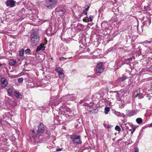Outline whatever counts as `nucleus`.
Returning <instances> with one entry per match:
<instances>
[{"label":"nucleus","instance_id":"nucleus-1","mask_svg":"<svg viewBox=\"0 0 152 152\" xmlns=\"http://www.w3.org/2000/svg\"><path fill=\"white\" fill-rule=\"evenodd\" d=\"M38 133L40 136L42 140L45 137V134L50 135V132L47 130V127L41 123L38 126Z\"/></svg>","mask_w":152,"mask_h":152},{"label":"nucleus","instance_id":"nucleus-2","mask_svg":"<svg viewBox=\"0 0 152 152\" xmlns=\"http://www.w3.org/2000/svg\"><path fill=\"white\" fill-rule=\"evenodd\" d=\"M31 42L33 45H36L39 43V37L37 32H34L31 34Z\"/></svg>","mask_w":152,"mask_h":152},{"label":"nucleus","instance_id":"nucleus-3","mask_svg":"<svg viewBox=\"0 0 152 152\" xmlns=\"http://www.w3.org/2000/svg\"><path fill=\"white\" fill-rule=\"evenodd\" d=\"M57 0H45V6L48 9H52L55 7Z\"/></svg>","mask_w":152,"mask_h":152},{"label":"nucleus","instance_id":"nucleus-4","mask_svg":"<svg viewBox=\"0 0 152 152\" xmlns=\"http://www.w3.org/2000/svg\"><path fill=\"white\" fill-rule=\"evenodd\" d=\"M70 138L72 140L74 144H81L82 143L80 136L79 135H70Z\"/></svg>","mask_w":152,"mask_h":152},{"label":"nucleus","instance_id":"nucleus-5","mask_svg":"<svg viewBox=\"0 0 152 152\" xmlns=\"http://www.w3.org/2000/svg\"><path fill=\"white\" fill-rule=\"evenodd\" d=\"M55 26L54 23H50L49 27L46 30V33L48 34H53L55 32Z\"/></svg>","mask_w":152,"mask_h":152},{"label":"nucleus","instance_id":"nucleus-6","mask_svg":"<svg viewBox=\"0 0 152 152\" xmlns=\"http://www.w3.org/2000/svg\"><path fill=\"white\" fill-rule=\"evenodd\" d=\"M103 71V68L102 63H98L96 68V73L99 75Z\"/></svg>","mask_w":152,"mask_h":152},{"label":"nucleus","instance_id":"nucleus-7","mask_svg":"<svg viewBox=\"0 0 152 152\" xmlns=\"http://www.w3.org/2000/svg\"><path fill=\"white\" fill-rule=\"evenodd\" d=\"M55 71L58 73L59 77L61 79H63L64 77V75L62 72L63 69L60 67H57L55 69Z\"/></svg>","mask_w":152,"mask_h":152},{"label":"nucleus","instance_id":"nucleus-8","mask_svg":"<svg viewBox=\"0 0 152 152\" xmlns=\"http://www.w3.org/2000/svg\"><path fill=\"white\" fill-rule=\"evenodd\" d=\"M56 15L58 16H63L65 14V11L59 7L57 8L56 9Z\"/></svg>","mask_w":152,"mask_h":152},{"label":"nucleus","instance_id":"nucleus-9","mask_svg":"<svg viewBox=\"0 0 152 152\" xmlns=\"http://www.w3.org/2000/svg\"><path fill=\"white\" fill-rule=\"evenodd\" d=\"M30 134L33 137H38L39 139L40 140H42L40 136L38 133L37 131H35L34 130L31 131L30 132Z\"/></svg>","mask_w":152,"mask_h":152},{"label":"nucleus","instance_id":"nucleus-10","mask_svg":"<svg viewBox=\"0 0 152 152\" xmlns=\"http://www.w3.org/2000/svg\"><path fill=\"white\" fill-rule=\"evenodd\" d=\"M15 2L12 0H7L6 2V4L7 6L12 7L15 6Z\"/></svg>","mask_w":152,"mask_h":152},{"label":"nucleus","instance_id":"nucleus-11","mask_svg":"<svg viewBox=\"0 0 152 152\" xmlns=\"http://www.w3.org/2000/svg\"><path fill=\"white\" fill-rule=\"evenodd\" d=\"M50 101L53 102V104L54 105V103L56 102L58 104L61 102V101L60 100V99H59V98L56 97H52L50 98Z\"/></svg>","mask_w":152,"mask_h":152},{"label":"nucleus","instance_id":"nucleus-12","mask_svg":"<svg viewBox=\"0 0 152 152\" xmlns=\"http://www.w3.org/2000/svg\"><path fill=\"white\" fill-rule=\"evenodd\" d=\"M138 112L137 110H128L126 111V113L128 116L130 117L136 115Z\"/></svg>","mask_w":152,"mask_h":152},{"label":"nucleus","instance_id":"nucleus-13","mask_svg":"<svg viewBox=\"0 0 152 152\" xmlns=\"http://www.w3.org/2000/svg\"><path fill=\"white\" fill-rule=\"evenodd\" d=\"M62 114L63 115H64L65 116L66 118L69 119L71 118L73 115V114L72 113V112L67 111L64 112V113H62Z\"/></svg>","mask_w":152,"mask_h":152},{"label":"nucleus","instance_id":"nucleus-14","mask_svg":"<svg viewBox=\"0 0 152 152\" xmlns=\"http://www.w3.org/2000/svg\"><path fill=\"white\" fill-rule=\"evenodd\" d=\"M33 11H34L33 10H30L29 11V17L30 18L31 20H33L34 19H35L37 18V14H36V12L34 13Z\"/></svg>","mask_w":152,"mask_h":152},{"label":"nucleus","instance_id":"nucleus-15","mask_svg":"<svg viewBox=\"0 0 152 152\" xmlns=\"http://www.w3.org/2000/svg\"><path fill=\"white\" fill-rule=\"evenodd\" d=\"M151 23V19L149 17H147L144 20L143 22L144 25H146L147 26L149 25Z\"/></svg>","mask_w":152,"mask_h":152},{"label":"nucleus","instance_id":"nucleus-16","mask_svg":"<svg viewBox=\"0 0 152 152\" xmlns=\"http://www.w3.org/2000/svg\"><path fill=\"white\" fill-rule=\"evenodd\" d=\"M2 86L5 88L7 85V81L4 78H2L1 80Z\"/></svg>","mask_w":152,"mask_h":152},{"label":"nucleus","instance_id":"nucleus-17","mask_svg":"<svg viewBox=\"0 0 152 152\" xmlns=\"http://www.w3.org/2000/svg\"><path fill=\"white\" fill-rule=\"evenodd\" d=\"M140 89H139L137 90V94H135V97H138L139 99L142 98V93L140 92Z\"/></svg>","mask_w":152,"mask_h":152},{"label":"nucleus","instance_id":"nucleus-18","mask_svg":"<svg viewBox=\"0 0 152 152\" xmlns=\"http://www.w3.org/2000/svg\"><path fill=\"white\" fill-rule=\"evenodd\" d=\"M15 97L18 99H21L22 98V96L21 93L19 91H15L14 92Z\"/></svg>","mask_w":152,"mask_h":152},{"label":"nucleus","instance_id":"nucleus-19","mask_svg":"<svg viewBox=\"0 0 152 152\" xmlns=\"http://www.w3.org/2000/svg\"><path fill=\"white\" fill-rule=\"evenodd\" d=\"M45 47L42 44L38 46L37 48L36 51H38L40 50H45Z\"/></svg>","mask_w":152,"mask_h":152},{"label":"nucleus","instance_id":"nucleus-20","mask_svg":"<svg viewBox=\"0 0 152 152\" xmlns=\"http://www.w3.org/2000/svg\"><path fill=\"white\" fill-rule=\"evenodd\" d=\"M114 92L116 93L115 96L117 101L120 102L121 100H122L121 99L120 97V95L118 93L117 91H115Z\"/></svg>","mask_w":152,"mask_h":152},{"label":"nucleus","instance_id":"nucleus-21","mask_svg":"<svg viewBox=\"0 0 152 152\" xmlns=\"http://www.w3.org/2000/svg\"><path fill=\"white\" fill-rule=\"evenodd\" d=\"M9 62L10 65L14 66L17 63V61L15 59H11L9 60Z\"/></svg>","mask_w":152,"mask_h":152},{"label":"nucleus","instance_id":"nucleus-22","mask_svg":"<svg viewBox=\"0 0 152 152\" xmlns=\"http://www.w3.org/2000/svg\"><path fill=\"white\" fill-rule=\"evenodd\" d=\"M127 77L126 76H122L121 77H120L117 80L118 82H123L124 81V80H125L127 79Z\"/></svg>","mask_w":152,"mask_h":152},{"label":"nucleus","instance_id":"nucleus-23","mask_svg":"<svg viewBox=\"0 0 152 152\" xmlns=\"http://www.w3.org/2000/svg\"><path fill=\"white\" fill-rule=\"evenodd\" d=\"M118 103L119 104V107L121 109L123 108L125 106L124 102L123 100H121Z\"/></svg>","mask_w":152,"mask_h":152},{"label":"nucleus","instance_id":"nucleus-24","mask_svg":"<svg viewBox=\"0 0 152 152\" xmlns=\"http://www.w3.org/2000/svg\"><path fill=\"white\" fill-rule=\"evenodd\" d=\"M136 121L138 124H140L142 123V120L141 118H138L136 119Z\"/></svg>","mask_w":152,"mask_h":152},{"label":"nucleus","instance_id":"nucleus-25","mask_svg":"<svg viewBox=\"0 0 152 152\" xmlns=\"http://www.w3.org/2000/svg\"><path fill=\"white\" fill-rule=\"evenodd\" d=\"M151 93H148L147 95V99L148 100H150L152 99V91H151Z\"/></svg>","mask_w":152,"mask_h":152},{"label":"nucleus","instance_id":"nucleus-26","mask_svg":"<svg viewBox=\"0 0 152 152\" xmlns=\"http://www.w3.org/2000/svg\"><path fill=\"white\" fill-rule=\"evenodd\" d=\"M10 104L13 107H14L16 106L17 103L15 101H12L10 102Z\"/></svg>","mask_w":152,"mask_h":152},{"label":"nucleus","instance_id":"nucleus-27","mask_svg":"<svg viewBox=\"0 0 152 152\" xmlns=\"http://www.w3.org/2000/svg\"><path fill=\"white\" fill-rule=\"evenodd\" d=\"M93 106H94L93 105L87 106L86 108L89 111H91L93 110V108H92Z\"/></svg>","mask_w":152,"mask_h":152},{"label":"nucleus","instance_id":"nucleus-28","mask_svg":"<svg viewBox=\"0 0 152 152\" xmlns=\"http://www.w3.org/2000/svg\"><path fill=\"white\" fill-rule=\"evenodd\" d=\"M13 89L12 88H11L8 89L7 90V92L8 94L10 95V96H11L12 93Z\"/></svg>","mask_w":152,"mask_h":152},{"label":"nucleus","instance_id":"nucleus-29","mask_svg":"<svg viewBox=\"0 0 152 152\" xmlns=\"http://www.w3.org/2000/svg\"><path fill=\"white\" fill-rule=\"evenodd\" d=\"M110 110V108L108 107H106L104 108V113L106 114H108Z\"/></svg>","mask_w":152,"mask_h":152},{"label":"nucleus","instance_id":"nucleus-30","mask_svg":"<svg viewBox=\"0 0 152 152\" xmlns=\"http://www.w3.org/2000/svg\"><path fill=\"white\" fill-rule=\"evenodd\" d=\"M152 42V41L151 40L150 41H147V40H145L144 41V42H143V44L144 45L146 46V45L147 44H150Z\"/></svg>","mask_w":152,"mask_h":152},{"label":"nucleus","instance_id":"nucleus-31","mask_svg":"<svg viewBox=\"0 0 152 152\" xmlns=\"http://www.w3.org/2000/svg\"><path fill=\"white\" fill-rule=\"evenodd\" d=\"M93 18V17L92 15H90L89 18L87 19L88 22L92 21Z\"/></svg>","mask_w":152,"mask_h":152},{"label":"nucleus","instance_id":"nucleus-32","mask_svg":"<svg viewBox=\"0 0 152 152\" xmlns=\"http://www.w3.org/2000/svg\"><path fill=\"white\" fill-rule=\"evenodd\" d=\"M115 129L118 131H120L121 130V129L120 127L118 125H117L115 126Z\"/></svg>","mask_w":152,"mask_h":152},{"label":"nucleus","instance_id":"nucleus-33","mask_svg":"<svg viewBox=\"0 0 152 152\" xmlns=\"http://www.w3.org/2000/svg\"><path fill=\"white\" fill-rule=\"evenodd\" d=\"M24 53V50H21L20 51L19 54V56H23V55Z\"/></svg>","mask_w":152,"mask_h":152},{"label":"nucleus","instance_id":"nucleus-34","mask_svg":"<svg viewBox=\"0 0 152 152\" xmlns=\"http://www.w3.org/2000/svg\"><path fill=\"white\" fill-rule=\"evenodd\" d=\"M117 18L115 17H113L111 19V20L113 22H115L117 20Z\"/></svg>","mask_w":152,"mask_h":152},{"label":"nucleus","instance_id":"nucleus-35","mask_svg":"<svg viewBox=\"0 0 152 152\" xmlns=\"http://www.w3.org/2000/svg\"><path fill=\"white\" fill-rule=\"evenodd\" d=\"M30 51L31 50L29 48H28L25 50L24 52L25 54H27L29 53Z\"/></svg>","mask_w":152,"mask_h":152},{"label":"nucleus","instance_id":"nucleus-36","mask_svg":"<svg viewBox=\"0 0 152 152\" xmlns=\"http://www.w3.org/2000/svg\"><path fill=\"white\" fill-rule=\"evenodd\" d=\"M23 78H20L18 79V82L19 83H21L23 82Z\"/></svg>","mask_w":152,"mask_h":152},{"label":"nucleus","instance_id":"nucleus-37","mask_svg":"<svg viewBox=\"0 0 152 152\" xmlns=\"http://www.w3.org/2000/svg\"><path fill=\"white\" fill-rule=\"evenodd\" d=\"M132 60V59L131 58H128V59H127V60H126V62H127V61H128V62H127L126 64H128L129 63V62L131 61Z\"/></svg>","mask_w":152,"mask_h":152},{"label":"nucleus","instance_id":"nucleus-38","mask_svg":"<svg viewBox=\"0 0 152 152\" xmlns=\"http://www.w3.org/2000/svg\"><path fill=\"white\" fill-rule=\"evenodd\" d=\"M66 58H65L64 57H60L59 58V60H60V61H61V60H63V61H64L65 60V59H66Z\"/></svg>","mask_w":152,"mask_h":152},{"label":"nucleus","instance_id":"nucleus-39","mask_svg":"<svg viewBox=\"0 0 152 152\" xmlns=\"http://www.w3.org/2000/svg\"><path fill=\"white\" fill-rule=\"evenodd\" d=\"M134 152H139V149L138 148L135 147L134 148Z\"/></svg>","mask_w":152,"mask_h":152},{"label":"nucleus","instance_id":"nucleus-40","mask_svg":"<svg viewBox=\"0 0 152 152\" xmlns=\"http://www.w3.org/2000/svg\"><path fill=\"white\" fill-rule=\"evenodd\" d=\"M115 114L118 116H120V115L121 114L120 112H116L115 113Z\"/></svg>","mask_w":152,"mask_h":152},{"label":"nucleus","instance_id":"nucleus-41","mask_svg":"<svg viewBox=\"0 0 152 152\" xmlns=\"http://www.w3.org/2000/svg\"><path fill=\"white\" fill-rule=\"evenodd\" d=\"M62 148H57L56 149V151H62Z\"/></svg>","mask_w":152,"mask_h":152},{"label":"nucleus","instance_id":"nucleus-42","mask_svg":"<svg viewBox=\"0 0 152 152\" xmlns=\"http://www.w3.org/2000/svg\"><path fill=\"white\" fill-rule=\"evenodd\" d=\"M87 11H86V10H85L83 11V13L84 14H85V15H87Z\"/></svg>","mask_w":152,"mask_h":152},{"label":"nucleus","instance_id":"nucleus-43","mask_svg":"<svg viewBox=\"0 0 152 152\" xmlns=\"http://www.w3.org/2000/svg\"><path fill=\"white\" fill-rule=\"evenodd\" d=\"M87 19H86V18H83V21L84 22H88V21H87Z\"/></svg>","mask_w":152,"mask_h":152},{"label":"nucleus","instance_id":"nucleus-44","mask_svg":"<svg viewBox=\"0 0 152 152\" xmlns=\"http://www.w3.org/2000/svg\"><path fill=\"white\" fill-rule=\"evenodd\" d=\"M83 13H82L78 16V17L79 18H80L82 16H83Z\"/></svg>","mask_w":152,"mask_h":152},{"label":"nucleus","instance_id":"nucleus-45","mask_svg":"<svg viewBox=\"0 0 152 152\" xmlns=\"http://www.w3.org/2000/svg\"><path fill=\"white\" fill-rule=\"evenodd\" d=\"M64 46H62L61 47V49H63V48H64L65 50H66V49H67V47H64Z\"/></svg>","mask_w":152,"mask_h":152},{"label":"nucleus","instance_id":"nucleus-46","mask_svg":"<svg viewBox=\"0 0 152 152\" xmlns=\"http://www.w3.org/2000/svg\"><path fill=\"white\" fill-rule=\"evenodd\" d=\"M89 7H90L89 6H88L87 7L86 9L85 10L88 11L89 9Z\"/></svg>","mask_w":152,"mask_h":152},{"label":"nucleus","instance_id":"nucleus-47","mask_svg":"<svg viewBox=\"0 0 152 152\" xmlns=\"http://www.w3.org/2000/svg\"><path fill=\"white\" fill-rule=\"evenodd\" d=\"M130 85L129 84H128V86H127L126 87V88L127 89H128L129 88V86H130Z\"/></svg>","mask_w":152,"mask_h":152},{"label":"nucleus","instance_id":"nucleus-48","mask_svg":"<svg viewBox=\"0 0 152 152\" xmlns=\"http://www.w3.org/2000/svg\"><path fill=\"white\" fill-rule=\"evenodd\" d=\"M87 50L88 52H89V51H90V50L89 48H88L87 49Z\"/></svg>","mask_w":152,"mask_h":152},{"label":"nucleus","instance_id":"nucleus-49","mask_svg":"<svg viewBox=\"0 0 152 152\" xmlns=\"http://www.w3.org/2000/svg\"><path fill=\"white\" fill-rule=\"evenodd\" d=\"M33 85H32V86H31L32 87H34V83H33Z\"/></svg>","mask_w":152,"mask_h":152},{"label":"nucleus","instance_id":"nucleus-50","mask_svg":"<svg viewBox=\"0 0 152 152\" xmlns=\"http://www.w3.org/2000/svg\"><path fill=\"white\" fill-rule=\"evenodd\" d=\"M152 126V124H151L150 126L149 127H151Z\"/></svg>","mask_w":152,"mask_h":152},{"label":"nucleus","instance_id":"nucleus-51","mask_svg":"<svg viewBox=\"0 0 152 152\" xmlns=\"http://www.w3.org/2000/svg\"><path fill=\"white\" fill-rule=\"evenodd\" d=\"M69 95V94H68V95H66L65 96H67L68 95Z\"/></svg>","mask_w":152,"mask_h":152},{"label":"nucleus","instance_id":"nucleus-52","mask_svg":"<svg viewBox=\"0 0 152 152\" xmlns=\"http://www.w3.org/2000/svg\"><path fill=\"white\" fill-rule=\"evenodd\" d=\"M147 91H149V89H148Z\"/></svg>","mask_w":152,"mask_h":152}]
</instances>
